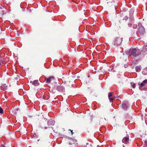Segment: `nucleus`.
Listing matches in <instances>:
<instances>
[{
    "label": "nucleus",
    "instance_id": "19",
    "mask_svg": "<svg viewBox=\"0 0 147 147\" xmlns=\"http://www.w3.org/2000/svg\"><path fill=\"white\" fill-rule=\"evenodd\" d=\"M144 143L145 146L147 147V140L145 141Z\"/></svg>",
    "mask_w": 147,
    "mask_h": 147
},
{
    "label": "nucleus",
    "instance_id": "11",
    "mask_svg": "<svg viewBox=\"0 0 147 147\" xmlns=\"http://www.w3.org/2000/svg\"><path fill=\"white\" fill-rule=\"evenodd\" d=\"M1 89L3 91H5L7 89V86L6 84H2L1 86Z\"/></svg>",
    "mask_w": 147,
    "mask_h": 147
},
{
    "label": "nucleus",
    "instance_id": "13",
    "mask_svg": "<svg viewBox=\"0 0 147 147\" xmlns=\"http://www.w3.org/2000/svg\"><path fill=\"white\" fill-rule=\"evenodd\" d=\"M114 96H115L113 94V92H110L109 93L108 98H109L111 97H114Z\"/></svg>",
    "mask_w": 147,
    "mask_h": 147
},
{
    "label": "nucleus",
    "instance_id": "15",
    "mask_svg": "<svg viewBox=\"0 0 147 147\" xmlns=\"http://www.w3.org/2000/svg\"><path fill=\"white\" fill-rule=\"evenodd\" d=\"M122 107L125 109H127L128 107V105L125 103H124L122 104Z\"/></svg>",
    "mask_w": 147,
    "mask_h": 147
},
{
    "label": "nucleus",
    "instance_id": "22",
    "mask_svg": "<svg viewBox=\"0 0 147 147\" xmlns=\"http://www.w3.org/2000/svg\"><path fill=\"white\" fill-rule=\"evenodd\" d=\"M71 131V133H72V135L73 134V133L72 132V130H70Z\"/></svg>",
    "mask_w": 147,
    "mask_h": 147
},
{
    "label": "nucleus",
    "instance_id": "9",
    "mask_svg": "<svg viewBox=\"0 0 147 147\" xmlns=\"http://www.w3.org/2000/svg\"><path fill=\"white\" fill-rule=\"evenodd\" d=\"M122 142L125 144H127L129 141V138L128 137H125L122 140Z\"/></svg>",
    "mask_w": 147,
    "mask_h": 147
},
{
    "label": "nucleus",
    "instance_id": "23",
    "mask_svg": "<svg viewBox=\"0 0 147 147\" xmlns=\"http://www.w3.org/2000/svg\"><path fill=\"white\" fill-rule=\"evenodd\" d=\"M140 25H141V24H139V25L140 26Z\"/></svg>",
    "mask_w": 147,
    "mask_h": 147
},
{
    "label": "nucleus",
    "instance_id": "25",
    "mask_svg": "<svg viewBox=\"0 0 147 147\" xmlns=\"http://www.w3.org/2000/svg\"><path fill=\"white\" fill-rule=\"evenodd\" d=\"M48 98H46V99H48Z\"/></svg>",
    "mask_w": 147,
    "mask_h": 147
},
{
    "label": "nucleus",
    "instance_id": "16",
    "mask_svg": "<svg viewBox=\"0 0 147 147\" xmlns=\"http://www.w3.org/2000/svg\"><path fill=\"white\" fill-rule=\"evenodd\" d=\"M131 86L132 87L134 88H135L136 87V85L135 84H134L133 82H131Z\"/></svg>",
    "mask_w": 147,
    "mask_h": 147
},
{
    "label": "nucleus",
    "instance_id": "4",
    "mask_svg": "<svg viewBox=\"0 0 147 147\" xmlns=\"http://www.w3.org/2000/svg\"><path fill=\"white\" fill-rule=\"evenodd\" d=\"M138 33L140 34H143L145 33V29L143 26H140L139 28Z\"/></svg>",
    "mask_w": 147,
    "mask_h": 147
},
{
    "label": "nucleus",
    "instance_id": "21",
    "mask_svg": "<svg viewBox=\"0 0 147 147\" xmlns=\"http://www.w3.org/2000/svg\"><path fill=\"white\" fill-rule=\"evenodd\" d=\"M0 147H5V146L3 145H1L0 146Z\"/></svg>",
    "mask_w": 147,
    "mask_h": 147
},
{
    "label": "nucleus",
    "instance_id": "5",
    "mask_svg": "<svg viewBox=\"0 0 147 147\" xmlns=\"http://www.w3.org/2000/svg\"><path fill=\"white\" fill-rule=\"evenodd\" d=\"M57 90L59 91L62 92L64 91L65 88L63 86L60 85L57 87Z\"/></svg>",
    "mask_w": 147,
    "mask_h": 147
},
{
    "label": "nucleus",
    "instance_id": "17",
    "mask_svg": "<svg viewBox=\"0 0 147 147\" xmlns=\"http://www.w3.org/2000/svg\"><path fill=\"white\" fill-rule=\"evenodd\" d=\"M113 97H112V98H110V97L108 98H109V99L110 100V102H111L113 101L114 100Z\"/></svg>",
    "mask_w": 147,
    "mask_h": 147
},
{
    "label": "nucleus",
    "instance_id": "12",
    "mask_svg": "<svg viewBox=\"0 0 147 147\" xmlns=\"http://www.w3.org/2000/svg\"><path fill=\"white\" fill-rule=\"evenodd\" d=\"M141 69V65L137 66L136 67V72H139L140 71Z\"/></svg>",
    "mask_w": 147,
    "mask_h": 147
},
{
    "label": "nucleus",
    "instance_id": "18",
    "mask_svg": "<svg viewBox=\"0 0 147 147\" xmlns=\"http://www.w3.org/2000/svg\"><path fill=\"white\" fill-rule=\"evenodd\" d=\"M3 113V109L0 107V114H2Z\"/></svg>",
    "mask_w": 147,
    "mask_h": 147
},
{
    "label": "nucleus",
    "instance_id": "26",
    "mask_svg": "<svg viewBox=\"0 0 147 147\" xmlns=\"http://www.w3.org/2000/svg\"><path fill=\"white\" fill-rule=\"evenodd\" d=\"M83 147H86V146H85V147L83 146Z\"/></svg>",
    "mask_w": 147,
    "mask_h": 147
},
{
    "label": "nucleus",
    "instance_id": "1",
    "mask_svg": "<svg viewBox=\"0 0 147 147\" xmlns=\"http://www.w3.org/2000/svg\"><path fill=\"white\" fill-rule=\"evenodd\" d=\"M128 55H131L136 57L141 54L140 50L138 48H131L129 50L125 51Z\"/></svg>",
    "mask_w": 147,
    "mask_h": 147
},
{
    "label": "nucleus",
    "instance_id": "8",
    "mask_svg": "<svg viewBox=\"0 0 147 147\" xmlns=\"http://www.w3.org/2000/svg\"><path fill=\"white\" fill-rule=\"evenodd\" d=\"M55 123V121L52 120V119H50L48 121V125H54Z\"/></svg>",
    "mask_w": 147,
    "mask_h": 147
},
{
    "label": "nucleus",
    "instance_id": "20",
    "mask_svg": "<svg viewBox=\"0 0 147 147\" xmlns=\"http://www.w3.org/2000/svg\"><path fill=\"white\" fill-rule=\"evenodd\" d=\"M128 25L129 27H131V24H128Z\"/></svg>",
    "mask_w": 147,
    "mask_h": 147
},
{
    "label": "nucleus",
    "instance_id": "10",
    "mask_svg": "<svg viewBox=\"0 0 147 147\" xmlns=\"http://www.w3.org/2000/svg\"><path fill=\"white\" fill-rule=\"evenodd\" d=\"M147 51V43H146L145 45H144L142 50V51L143 53H145Z\"/></svg>",
    "mask_w": 147,
    "mask_h": 147
},
{
    "label": "nucleus",
    "instance_id": "14",
    "mask_svg": "<svg viewBox=\"0 0 147 147\" xmlns=\"http://www.w3.org/2000/svg\"><path fill=\"white\" fill-rule=\"evenodd\" d=\"M142 73L144 75H147V67H146L142 72Z\"/></svg>",
    "mask_w": 147,
    "mask_h": 147
},
{
    "label": "nucleus",
    "instance_id": "3",
    "mask_svg": "<svg viewBox=\"0 0 147 147\" xmlns=\"http://www.w3.org/2000/svg\"><path fill=\"white\" fill-rule=\"evenodd\" d=\"M146 84H147V79L145 80H144L142 83H140V82H139L138 83L139 85H140V87L139 89L140 90H142V87L145 86Z\"/></svg>",
    "mask_w": 147,
    "mask_h": 147
},
{
    "label": "nucleus",
    "instance_id": "6",
    "mask_svg": "<svg viewBox=\"0 0 147 147\" xmlns=\"http://www.w3.org/2000/svg\"><path fill=\"white\" fill-rule=\"evenodd\" d=\"M30 83L35 86H36L39 85V82L38 80H35L33 81H30Z\"/></svg>",
    "mask_w": 147,
    "mask_h": 147
},
{
    "label": "nucleus",
    "instance_id": "2",
    "mask_svg": "<svg viewBox=\"0 0 147 147\" xmlns=\"http://www.w3.org/2000/svg\"><path fill=\"white\" fill-rule=\"evenodd\" d=\"M122 39L121 38L117 37L115 38L114 41V45L115 46L119 45L121 43Z\"/></svg>",
    "mask_w": 147,
    "mask_h": 147
},
{
    "label": "nucleus",
    "instance_id": "24",
    "mask_svg": "<svg viewBox=\"0 0 147 147\" xmlns=\"http://www.w3.org/2000/svg\"><path fill=\"white\" fill-rule=\"evenodd\" d=\"M88 143H86V145H88Z\"/></svg>",
    "mask_w": 147,
    "mask_h": 147
},
{
    "label": "nucleus",
    "instance_id": "7",
    "mask_svg": "<svg viewBox=\"0 0 147 147\" xmlns=\"http://www.w3.org/2000/svg\"><path fill=\"white\" fill-rule=\"evenodd\" d=\"M54 79V78L53 76H51L49 78H46L45 80L46 81V82L47 83H49L51 81L53 80Z\"/></svg>",
    "mask_w": 147,
    "mask_h": 147
}]
</instances>
